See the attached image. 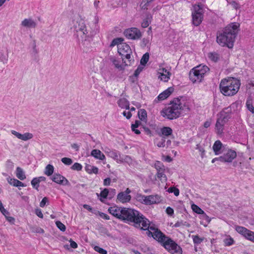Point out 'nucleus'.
<instances>
[{
  "mask_svg": "<svg viewBox=\"0 0 254 254\" xmlns=\"http://www.w3.org/2000/svg\"><path fill=\"white\" fill-rule=\"evenodd\" d=\"M239 24L237 23H232L227 25L222 32L217 33V42L221 46L233 48L239 31Z\"/></svg>",
  "mask_w": 254,
  "mask_h": 254,
  "instance_id": "nucleus-1",
  "label": "nucleus"
},
{
  "mask_svg": "<svg viewBox=\"0 0 254 254\" xmlns=\"http://www.w3.org/2000/svg\"><path fill=\"white\" fill-rule=\"evenodd\" d=\"M122 215L119 219L131 224L135 228H140V225L147 226V219L138 211L130 208L123 207Z\"/></svg>",
  "mask_w": 254,
  "mask_h": 254,
  "instance_id": "nucleus-2",
  "label": "nucleus"
},
{
  "mask_svg": "<svg viewBox=\"0 0 254 254\" xmlns=\"http://www.w3.org/2000/svg\"><path fill=\"white\" fill-rule=\"evenodd\" d=\"M240 80L233 78L223 79L220 83L219 88L221 92L225 96H232L236 94L240 86Z\"/></svg>",
  "mask_w": 254,
  "mask_h": 254,
  "instance_id": "nucleus-3",
  "label": "nucleus"
},
{
  "mask_svg": "<svg viewBox=\"0 0 254 254\" xmlns=\"http://www.w3.org/2000/svg\"><path fill=\"white\" fill-rule=\"evenodd\" d=\"M184 110V107L179 98H175L171 103V106L161 111V115L169 120L179 118Z\"/></svg>",
  "mask_w": 254,
  "mask_h": 254,
  "instance_id": "nucleus-4",
  "label": "nucleus"
},
{
  "mask_svg": "<svg viewBox=\"0 0 254 254\" xmlns=\"http://www.w3.org/2000/svg\"><path fill=\"white\" fill-rule=\"evenodd\" d=\"M209 68L206 65H199L190 70L189 73L190 80L193 82H200L204 74L208 71Z\"/></svg>",
  "mask_w": 254,
  "mask_h": 254,
  "instance_id": "nucleus-5",
  "label": "nucleus"
},
{
  "mask_svg": "<svg viewBox=\"0 0 254 254\" xmlns=\"http://www.w3.org/2000/svg\"><path fill=\"white\" fill-rule=\"evenodd\" d=\"M74 28L77 33V36H80L81 38H83L84 36L85 37L89 36L88 32L85 26L84 20L81 18H78L74 22Z\"/></svg>",
  "mask_w": 254,
  "mask_h": 254,
  "instance_id": "nucleus-6",
  "label": "nucleus"
},
{
  "mask_svg": "<svg viewBox=\"0 0 254 254\" xmlns=\"http://www.w3.org/2000/svg\"><path fill=\"white\" fill-rule=\"evenodd\" d=\"M163 247L172 254H182L181 247L170 238L165 241Z\"/></svg>",
  "mask_w": 254,
  "mask_h": 254,
  "instance_id": "nucleus-7",
  "label": "nucleus"
},
{
  "mask_svg": "<svg viewBox=\"0 0 254 254\" xmlns=\"http://www.w3.org/2000/svg\"><path fill=\"white\" fill-rule=\"evenodd\" d=\"M202 5L198 4L194 6V11L192 12V24L197 26L202 22L203 19Z\"/></svg>",
  "mask_w": 254,
  "mask_h": 254,
  "instance_id": "nucleus-8",
  "label": "nucleus"
},
{
  "mask_svg": "<svg viewBox=\"0 0 254 254\" xmlns=\"http://www.w3.org/2000/svg\"><path fill=\"white\" fill-rule=\"evenodd\" d=\"M118 53L120 55L122 56L123 61H124V57H125L126 59L128 60L129 64H127L126 63V62H124L125 65L126 66L127 65H129L131 64V60H130V55L132 53V51L129 45L124 43L118 46Z\"/></svg>",
  "mask_w": 254,
  "mask_h": 254,
  "instance_id": "nucleus-9",
  "label": "nucleus"
},
{
  "mask_svg": "<svg viewBox=\"0 0 254 254\" xmlns=\"http://www.w3.org/2000/svg\"><path fill=\"white\" fill-rule=\"evenodd\" d=\"M236 152L235 151L230 150L226 153L224 154L223 155L213 159L212 160V163H214L216 161H219L221 162H231L236 158Z\"/></svg>",
  "mask_w": 254,
  "mask_h": 254,
  "instance_id": "nucleus-10",
  "label": "nucleus"
},
{
  "mask_svg": "<svg viewBox=\"0 0 254 254\" xmlns=\"http://www.w3.org/2000/svg\"><path fill=\"white\" fill-rule=\"evenodd\" d=\"M124 34L127 38L132 40L139 39L142 36L140 31L135 27L126 29L124 32Z\"/></svg>",
  "mask_w": 254,
  "mask_h": 254,
  "instance_id": "nucleus-11",
  "label": "nucleus"
},
{
  "mask_svg": "<svg viewBox=\"0 0 254 254\" xmlns=\"http://www.w3.org/2000/svg\"><path fill=\"white\" fill-rule=\"evenodd\" d=\"M236 230L239 234L243 235L247 239L254 243V232L251 231L245 227L237 226Z\"/></svg>",
  "mask_w": 254,
  "mask_h": 254,
  "instance_id": "nucleus-12",
  "label": "nucleus"
},
{
  "mask_svg": "<svg viewBox=\"0 0 254 254\" xmlns=\"http://www.w3.org/2000/svg\"><path fill=\"white\" fill-rule=\"evenodd\" d=\"M153 238L161 243L163 246L165 241H167V240L169 238V237L166 236L160 230H156V231L154 232Z\"/></svg>",
  "mask_w": 254,
  "mask_h": 254,
  "instance_id": "nucleus-13",
  "label": "nucleus"
},
{
  "mask_svg": "<svg viewBox=\"0 0 254 254\" xmlns=\"http://www.w3.org/2000/svg\"><path fill=\"white\" fill-rule=\"evenodd\" d=\"M130 192V190L127 188L126 191L121 192L118 194L117 199L123 203L129 201L131 199V196L128 194Z\"/></svg>",
  "mask_w": 254,
  "mask_h": 254,
  "instance_id": "nucleus-14",
  "label": "nucleus"
},
{
  "mask_svg": "<svg viewBox=\"0 0 254 254\" xmlns=\"http://www.w3.org/2000/svg\"><path fill=\"white\" fill-rule=\"evenodd\" d=\"M231 113L232 109L231 107L225 108L220 112V117L219 119H221L223 122L226 123L231 118Z\"/></svg>",
  "mask_w": 254,
  "mask_h": 254,
  "instance_id": "nucleus-15",
  "label": "nucleus"
},
{
  "mask_svg": "<svg viewBox=\"0 0 254 254\" xmlns=\"http://www.w3.org/2000/svg\"><path fill=\"white\" fill-rule=\"evenodd\" d=\"M11 133L17 137L18 138L24 141H27L33 138V135L31 133L26 132L24 134H21L15 130H11Z\"/></svg>",
  "mask_w": 254,
  "mask_h": 254,
  "instance_id": "nucleus-16",
  "label": "nucleus"
},
{
  "mask_svg": "<svg viewBox=\"0 0 254 254\" xmlns=\"http://www.w3.org/2000/svg\"><path fill=\"white\" fill-rule=\"evenodd\" d=\"M22 26L27 28H35L37 26L36 22L31 18L24 19L21 23Z\"/></svg>",
  "mask_w": 254,
  "mask_h": 254,
  "instance_id": "nucleus-17",
  "label": "nucleus"
},
{
  "mask_svg": "<svg viewBox=\"0 0 254 254\" xmlns=\"http://www.w3.org/2000/svg\"><path fill=\"white\" fill-rule=\"evenodd\" d=\"M106 153L108 156L116 160L118 163L123 162V159L121 158V156L118 151L109 149Z\"/></svg>",
  "mask_w": 254,
  "mask_h": 254,
  "instance_id": "nucleus-18",
  "label": "nucleus"
},
{
  "mask_svg": "<svg viewBox=\"0 0 254 254\" xmlns=\"http://www.w3.org/2000/svg\"><path fill=\"white\" fill-rule=\"evenodd\" d=\"M123 207H119L117 206H112L109 208V212L114 216L119 219L120 215H122Z\"/></svg>",
  "mask_w": 254,
  "mask_h": 254,
  "instance_id": "nucleus-19",
  "label": "nucleus"
},
{
  "mask_svg": "<svg viewBox=\"0 0 254 254\" xmlns=\"http://www.w3.org/2000/svg\"><path fill=\"white\" fill-rule=\"evenodd\" d=\"M161 201V196L158 194L147 196L145 204L150 205L158 203Z\"/></svg>",
  "mask_w": 254,
  "mask_h": 254,
  "instance_id": "nucleus-20",
  "label": "nucleus"
},
{
  "mask_svg": "<svg viewBox=\"0 0 254 254\" xmlns=\"http://www.w3.org/2000/svg\"><path fill=\"white\" fill-rule=\"evenodd\" d=\"M174 88L172 87H169L168 89L160 93L157 97L158 101H162L166 99L173 92Z\"/></svg>",
  "mask_w": 254,
  "mask_h": 254,
  "instance_id": "nucleus-21",
  "label": "nucleus"
},
{
  "mask_svg": "<svg viewBox=\"0 0 254 254\" xmlns=\"http://www.w3.org/2000/svg\"><path fill=\"white\" fill-rule=\"evenodd\" d=\"M91 155L95 158L100 160H104L105 159L104 154L98 149H93L91 151Z\"/></svg>",
  "mask_w": 254,
  "mask_h": 254,
  "instance_id": "nucleus-22",
  "label": "nucleus"
},
{
  "mask_svg": "<svg viewBox=\"0 0 254 254\" xmlns=\"http://www.w3.org/2000/svg\"><path fill=\"white\" fill-rule=\"evenodd\" d=\"M225 124L226 123L223 122L221 119L219 118L217 119L215 125V129L217 134H221L223 133L224 126Z\"/></svg>",
  "mask_w": 254,
  "mask_h": 254,
  "instance_id": "nucleus-23",
  "label": "nucleus"
},
{
  "mask_svg": "<svg viewBox=\"0 0 254 254\" xmlns=\"http://www.w3.org/2000/svg\"><path fill=\"white\" fill-rule=\"evenodd\" d=\"M7 180L9 184L15 187H24V184L19 180L11 178L10 177L7 178Z\"/></svg>",
  "mask_w": 254,
  "mask_h": 254,
  "instance_id": "nucleus-24",
  "label": "nucleus"
},
{
  "mask_svg": "<svg viewBox=\"0 0 254 254\" xmlns=\"http://www.w3.org/2000/svg\"><path fill=\"white\" fill-rule=\"evenodd\" d=\"M118 104L122 108L129 109V102L126 98H122L118 100Z\"/></svg>",
  "mask_w": 254,
  "mask_h": 254,
  "instance_id": "nucleus-25",
  "label": "nucleus"
},
{
  "mask_svg": "<svg viewBox=\"0 0 254 254\" xmlns=\"http://www.w3.org/2000/svg\"><path fill=\"white\" fill-rule=\"evenodd\" d=\"M160 132V135L168 136L172 134L173 130L170 127H164L161 128Z\"/></svg>",
  "mask_w": 254,
  "mask_h": 254,
  "instance_id": "nucleus-26",
  "label": "nucleus"
},
{
  "mask_svg": "<svg viewBox=\"0 0 254 254\" xmlns=\"http://www.w3.org/2000/svg\"><path fill=\"white\" fill-rule=\"evenodd\" d=\"M152 19V16L150 14H147L146 15V17L143 20L142 22L141 23V26L143 28L147 27L149 24L151 23V20Z\"/></svg>",
  "mask_w": 254,
  "mask_h": 254,
  "instance_id": "nucleus-27",
  "label": "nucleus"
},
{
  "mask_svg": "<svg viewBox=\"0 0 254 254\" xmlns=\"http://www.w3.org/2000/svg\"><path fill=\"white\" fill-rule=\"evenodd\" d=\"M85 169L86 172L88 174L93 173L97 174L98 173V168L91 165L86 164L85 167Z\"/></svg>",
  "mask_w": 254,
  "mask_h": 254,
  "instance_id": "nucleus-28",
  "label": "nucleus"
},
{
  "mask_svg": "<svg viewBox=\"0 0 254 254\" xmlns=\"http://www.w3.org/2000/svg\"><path fill=\"white\" fill-rule=\"evenodd\" d=\"M222 146V143L220 140H217L215 142L213 145V149L215 154H218L219 151L221 150Z\"/></svg>",
  "mask_w": 254,
  "mask_h": 254,
  "instance_id": "nucleus-29",
  "label": "nucleus"
},
{
  "mask_svg": "<svg viewBox=\"0 0 254 254\" xmlns=\"http://www.w3.org/2000/svg\"><path fill=\"white\" fill-rule=\"evenodd\" d=\"M138 116L139 119L142 121H146L147 112L145 109H140L138 112Z\"/></svg>",
  "mask_w": 254,
  "mask_h": 254,
  "instance_id": "nucleus-30",
  "label": "nucleus"
},
{
  "mask_svg": "<svg viewBox=\"0 0 254 254\" xmlns=\"http://www.w3.org/2000/svg\"><path fill=\"white\" fill-rule=\"evenodd\" d=\"M147 221H148V222L147 223V226L146 227H144V226H142L141 224L140 225V227L139 228L140 230H150L153 231V232L156 231V230H159L158 228H155V227H154L153 226H150V221L148 219H147Z\"/></svg>",
  "mask_w": 254,
  "mask_h": 254,
  "instance_id": "nucleus-31",
  "label": "nucleus"
},
{
  "mask_svg": "<svg viewBox=\"0 0 254 254\" xmlns=\"http://www.w3.org/2000/svg\"><path fill=\"white\" fill-rule=\"evenodd\" d=\"M155 168L157 169V173L156 175H163L164 166L160 162H158L155 164Z\"/></svg>",
  "mask_w": 254,
  "mask_h": 254,
  "instance_id": "nucleus-32",
  "label": "nucleus"
},
{
  "mask_svg": "<svg viewBox=\"0 0 254 254\" xmlns=\"http://www.w3.org/2000/svg\"><path fill=\"white\" fill-rule=\"evenodd\" d=\"M110 60L116 68L120 70L124 69L123 66L120 64V61L118 59L115 58H112Z\"/></svg>",
  "mask_w": 254,
  "mask_h": 254,
  "instance_id": "nucleus-33",
  "label": "nucleus"
},
{
  "mask_svg": "<svg viewBox=\"0 0 254 254\" xmlns=\"http://www.w3.org/2000/svg\"><path fill=\"white\" fill-rule=\"evenodd\" d=\"M0 61L3 64L6 63L8 61V54H5L2 50L0 51Z\"/></svg>",
  "mask_w": 254,
  "mask_h": 254,
  "instance_id": "nucleus-34",
  "label": "nucleus"
},
{
  "mask_svg": "<svg viewBox=\"0 0 254 254\" xmlns=\"http://www.w3.org/2000/svg\"><path fill=\"white\" fill-rule=\"evenodd\" d=\"M208 58L212 61L216 62L219 59V55L216 53H210L208 54Z\"/></svg>",
  "mask_w": 254,
  "mask_h": 254,
  "instance_id": "nucleus-35",
  "label": "nucleus"
},
{
  "mask_svg": "<svg viewBox=\"0 0 254 254\" xmlns=\"http://www.w3.org/2000/svg\"><path fill=\"white\" fill-rule=\"evenodd\" d=\"M54 167L53 165L48 164L45 168L44 173L45 175H52L54 172Z\"/></svg>",
  "mask_w": 254,
  "mask_h": 254,
  "instance_id": "nucleus-36",
  "label": "nucleus"
},
{
  "mask_svg": "<svg viewBox=\"0 0 254 254\" xmlns=\"http://www.w3.org/2000/svg\"><path fill=\"white\" fill-rule=\"evenodd\" d=\"M149 53H146L145 54H144L143 55V56L140 60V64L143 65H145L146 64V63L148 62V61L149 60Z\"/></svg>",
  "mask_w": 254,
  "mask_h": 254,
  "instance_id": "nucleus-37",
  "label": "nucleus"
},
{
  "mask_svg": "<svg viewBox=\"0 0 254 254\" xmlns=\"http://www.w3.org/2000/svg\"><path fill=\"white\" fill-rule=\"evenodd\" d=\"M51 179L56 183L62 184L64 180L63 176H52Z\"/></svg>",
  "mask_w": 254,
  "mask_h": 254,
  "instance_id": "nucleus-38",
  "label": "nucleus"
},
{
  "mask_svg": "<svg viewBox=\"0 0 254 254\" xmlns=\"http://www.w3.org/2000/svg\"><path fill=\"white\" fill-rule=\"evenodd\" d=\"M123 41V39L121 38H118L114 39L111 42L110 46L114 47L115 45H118V46L120 45H121V44L123 43H122Z\"/></svg>",
  "mask_w": 254,
  "mask_h": 254,
  "instance_id": "nucleus-39",
  "label": "nucleus"
},
{
  "mask_svg": "<svg viewBox=\"0 0 254 254\" xmlns=\"http://www.w3.org/2000/svg\"><path fill=\"white\" fill-rule=\"evenodd\" d=\"M191 208L193 211L197 214H203L204 213L203 210H202L200 207L195 204H192L191 205Z\"/></svg>",
  "mask_w": 254,
  "mask_h": 254,
  "instance_id": "nucleus-40",
  "label": "nucleus"
},
{
  "mask_svg": "<svg viewBox=\"0 0 254 254\" xmlns=\"http://www.w3.org/2000/svg\"><path fill=\"white\" fill-rule=\"evenodd\" d=\"M39 179H37V178H34L31 181V185L36 190H38V187H39Z\"/></svg>",
  "mask_w": 254,
  "mask_h": 254,
  "instance_id": "nucleus-41",
  "label": "nucleus"
},
{
  "mask_svg": "<svg viewBox=\"0 0 254 254\" xmlns=\"http://www.w3.org/2000/svg\"><path fill=\"white\" fill-rule=\"evenodd\" d=\"M168 191L169 193H174L175 196L179 195V190L175 187H170L168 189Z\"/></svg>",
  "mask_w": 254,
  "mask_h": 254,
  "instance_id": "nucleus-42",
  "label": "nucleus"
},
{
  "mask_svg": "<svg viewBox=\"0 0 254 254\" xmlns=\"http://www.w3.org/2000/svg\"><path fill=\"white\" fill-rule=\"evenodd\" d=\"M224 242L226 246H230L234 244V241L233 238L229 237V238L225 239Z\"/></svg>",
  "mask_w": 254,
  "mask_h": 254,
  "instance_id": "nucleus-43",
  "label": "nucleus"
},
{
  "mask_svg": "<svg viewBox=\"0 0 254 254\" xmlns=\"http://www.w3.org/2000/svg\"><path fill=\"white\" fill-rule=\"evenodd\" d=\"M156 145L159 147H164L166 146L165 139L163 137L160 140H158Z\"/></svg>",
  "mask_w": 254,
  "mask_h": 254,
  "instance_id": "nucleus-44",
  "label": "nucleus"
},
{
  "mask_svg": "<svg viewBox=\"0 0 254 254\" xmlns=\"http://www.w3.org/2000/svg\"><path fill=\"white\" fill-rule=\"evenodd\" d=\"M136 199L140 201L142 203H143L145 204L146 200L147 199V196L141 195V194H137L136 196Z\"/></svg>",
  "mask_w": 254,
  "mask_h": 254,
  "instance_id": "nucleus-45",
  "label": "nucleus"
},
{
  "mask_svg": "<svg viewBox=\"0 0 254 254\" xmlns=\"http://www.w3.org/2000/svg\"><path fill=\"white\" fill-rule=\"evenodd\" d=\"M94 249L95 251L101 254H107V252L106 250L99 247V246H95Z\"/></svg>",
  "mask_w": 254,
  "mask_h": 254,
  "instance_id": "nucleus-46",
  "label": "nucleus"
},
{
  "mask_svg": "<svg viewBox=\"0 0 254 254\" xmlns=\"http://www.w3.org/2000/svg\"><path fill=\"white\" fill-rule=\"evenodd\" d=\"M150 1H148L147 0H143L140 4V6L142 9H147L149 3Z\"/></svg>",
  "mask_w": 254,
  "mask_h": 254,
  "instance_id": "nucleus-47",
  "label": "nucleus"
},
{
  "mask_svg": "<svg viewBox=\"0 0 254 254\" xmlns=\"http://www.w3.org/2000/svg\"><path fill=\"white\" fill-rule=\"evenodd\" d=\"M31 229L32 231L34 233H43L44 232V230L39 227H32Z\"/></svg>",
  "mask_w": 254,
  "mask_h": 254,
  "instance_id": "nucleus-48",
  "label": "nucleus"
},
{
  "mask_svg": "<svg viewBox=\"0 0 254 254\" xmlns=\"http://www.w3.org/2000/svg\"><path fill=\"white\" fill-rule=\"evenodd\" d=\"M82 165L78 163H75L71 167V169L73 170L79 171L82 169Z\"/></svg>",
  "mask_w": 254,
  "mask_h": 254,
  "instance_id": "nucleus-49",
  "label": "nucleus"
},
{
  "mask_svg": "<svg viewBox=\"0 0 254 254\" xmlns=\"http://www.w3.org/2000/svg\"><path fill=\"white\" fill-rule=\"evenodd\" d=\"M159 78H160L161 80L167 82L170 79V75L163 73H161L160 75L159 76Z\"/></svg>",
  "mask_w": 254,
  "mask_h": 254,
  "instance_id": "nucleus-50",
  "label": "nucleus"
},
{
  "mask_svg": "<svg viewBox=\"0 0 254 254\" xmlns=\"http://www.w3.org/2000/svg\"><path fill=\"white\" fill-rule=\"evenodd\" d=\"M203 241V239L199 238L197 235L193 236V241L195 244H200Z\"/></svg>",
  "mask_w": 254,
  "mask_h": 254,
  "instance_id": "nucleus-51",
  "label": "nucleus"
},
{
  "mask_svg": "<svg viewBox=\"0 0 254 254\" xmlns=\"http://www.w3.org/2000/svg\"><path fill=\"white\" fill-rule=\"evenodd\" d=\"M121 158L123 159V162H126V163H129L131 162V158L127 156V155H125V156H124L123 157L121 156Z\"/></svg>",
  "mask_w": 254,
  "mask_h": 254,
  "instance_id": "nucleus-52",
  "label": "nucleus"
},
{
  "mask_svg": "<svg viewBox=\"0 0 254 254\" xmlns=\"http://www.w3.org/2000/svg\"><path fill=\"white\" fill-rule=\"evenodd\" d=\"M109 193V190L107 189H105L103 190L100 193V195L104 198H106Z\"/></svg>",
  "mask_w": 254,
  "mask_h": 254,
  "instance_id": "nucleus-53",
  "label": "nucleus"
},
{
  "mask_svg": "<svg viewBox=\"0 0 254 254\" xmlns=\"http://www.w3.org/2000/svg\"><path fill=\"white\" fill-rule=\"evenodd\" d=\"M6 168L9 169H12L13 168V163L10 160H7L6 162Z\"/></svg>",
  "mask_w": 254,
  "mask_h": 254,
  "instance_id": "nucleus-54",
  "label": "nucleus"
},
{
  "mask_svg": "<svg viewBox=\"0 0 254 254\" xmlns=\"http://www.w3.org/2000/svg\"><path fill=\"white\" fill-rule=\"evenodd\" d=\"M48 201V198L47 197H44L40 203V206L43 207L45 206L47 202Z\"/></svg>",
  "mask_w": 254,
  "mask_h": 254,
  "instance_id": "nucleus-55",
  "label": "nucleus"
},
{
  "mask_svg": "<svg viewBox=\"0 0 254 254\" xmlns=\"http://www.w3.org/2000/svg\"><path fill=\"white\" fill-rule=\"evenodd\" d=\"M0 211L5 216V217L9 214V213L5 209H4L3 205L0 207Z\"/></svg>",
  "mask_w": 254,
  "mask_h": 254,
  "instance_id": "nucleus-56",
  "label": "nucleus"
},
{
  "mask_svg": "<svg viewBox=\"0 0 254 254\" xmlns=\"http://www.w3.org/2000/svg\"><path fill=\"white\" fill-rule=\"evenodd\" d=\"M247 106L248 110L251 112L253 114H254V107L252 104L249 103L248 102L247 103Z\"/></svg>",
  "mask_w": 254,
  "mask_h": 254,
  "instance_id": "nucleus-57",
  "label": "nucleus"
},
{
  "mask_svg": "<svg viewBox=\"0 0 254 254\" xmlns=\"http://www.w3.org/2000/svg\"><path fill=\"white\" fill-rule=\"evenodd\" d=\"M57 226L62 231H64V224L59 221L56 222Z\"/></svg>",
  "mask_w": 254,
  "mask_h": 254,
  "instance_id": "nucleus-58",
  "label": "nucleus"
},
{
  "mask_svg": "<svg viewBox=\"0 0 254 254\" xmlns=\"http://www.w3.org/2000/svg\"><path fill=\"white\" fill-rule=\"evenodd\" d=\"M166 212L168 215L170 216H172L174 214V210L170 207H168L166 208Z\"/></svg>",
  "mask_w": 254,
  "mask_h": 254,
  "instance_id": "nucleus-59",
  "label": "nucleus"
},
{
  "mask_svg": "<svg viewBox=\"0 0 254 254\" xmlns=\"http://www.w3.org/2000/svg\"><path fill=\"white\" fill-rule=\"evenodd\" d=\"M70 247L73 249H76L77 248V244L74 241H73L72 239H70Z\"/></svg>",
  "mask_w": 254,
  "mask_h": 254,
  "instance_id": "nucleus-60",
  "label": "nucleus"
},
{
  "mask_svg": "<svg viewBox=\"0 0 254 254\" xmlns=\"http://www.w3.org/2000/svg\"><path fill=\"white\" fill-rule=\"evenodd\" d=\"M72 163V160L69 158L64 157V164L69 165Z\"/></svg>",
  "mask_w": 254,
  "mask_h": 254,
  "instance_id": "nucleus-61",
  "label": "nucleus"
},
{
  "mask_svg": "<svg viewBox=\"0 0 254 254\" xmlns=\"http://www.w3.org/2000/svg\"><path fill=\"white\" fill-rule=\"evenodd\" d=\"M142 128L146 134L151 135V131L148 127H143Z\"/></svg>",
  "mask_w": 254,
  "mask_h": 254,
  "instance_id": "nucleus-62",
  "label": "nucleus"
},
{
  "mask_svg": "<svg viewBox=\"0 0 254 254\" xmlns=\"http://www.w3.org/2000/svg\"><path fill=\"white\" fill-rule=\"evenodd\" d=\"M141 124V122L139 121H136L134 124H132L131 125V129H133V128H137L138 126Z\"/></svg>",
  "mask_w": 254,
  "mask_h": 254,
  "instance_id": "nucleus-63",
  "label": "nucleus"
},
{
  "mask_svg": "<svg viewBox=\"0 0 254 254\" xmlns=\"http://www.w3.org/2000/svg\"><path fill=\"white\" fill-rule=\"evenodd\" d=\"M202 218L203 220L206 221L207 224L209 223L211 221V219L209 218V217L206 215L205 213L202 215Z\"/></svg>",
  "mask_w": 254,
  "mask_h": 254,
  "instance_id": "nucleus-64",
  "label": "nucleus"
}]
</instances>
